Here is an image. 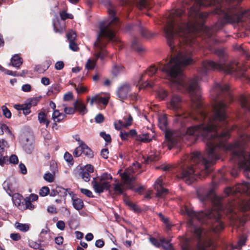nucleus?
<instances>
[{
  "mask_svg": "<svg viewBox=\"0 0 250 250\" xmlns=\"http://www.w3.org/2000/svg\"><path fill=\"white\" fill-rule=\"evenodd\" d=\"M195 3L189 10L188 15L190 21L188 24H185L181 21L180 17L183 11L176 9L171 11L169 15L166 27L164 29L167 43L170 48L171 56L170 61L167 64L160 63L158 69L166 73L169 80L173 85L180 90H187L189 93L192 103L194 111L188 115L191 116L193 113H198L202 117H204L203 109L201 102V95L199 84L201 78L197 76L187 81L183 74L182 69L193 62L191 51L185 47L182 48V44L187 46H192L195 44V38L197 34L202 32L203 34L208 38L207 46L210 49V44L217 42L214 34L216 31L222 28L223 22L218 21L211 28L206 27L203 24L204 20L208 16L209 13L200 12L199 7H205L215 6V8L212 13L214 14L222 15L227 22H238L243 20L247 16L248 12L240 8L229 9L225 11L222 9V5L216 0H194ZM158 68L154 66L149 67L144 75L140 76L136 82L140 83L144 82L140 86L139 89L151 87L152 83L147 82L146 76L151 77L156 72Z\"/></svg>",
  "mask_w": 250,
  "mask_h": 250,
  "instance_id": "f257e3e1",
  "label": "nucleus"
},
{
  "mask_svg": "<svg viewBox=\"0 0 250 250\" xmlns=\"http://www.w3.org/2000/svg\"><path fill=\"white\" fill-rule=\"evenodd\" d=\"M226 107L224 101L215 99L211 117L207 119L204 110L203 117L198 113L191 115L194 120L203 123L188 128L186 135L202 137L207 148L204 157L196 152L182 159L179 177L188 185L199 176L204 174L203 172L206 174L209 172L210 164L219 158L217 149L220 147L231 151L239 161L240 168L244 171H250V153L243 150V146L250 141V136L243 132L241 128L235 127L234 129L239 134V140L232 145L225 143L229 137V131L226 126Z\"/></svg>",
  "mask_w": 250,
  "mask_h": 250,
  "instance_id": "f03ea898",
  "label": "nucleus"
},
{
  "mask_svg": "<svg viewBox=\"0 0 250 250\" xmlns=\"http://www.w3.org/2000/svg\"><path fill=\"white\" fill-rule=\"evenodd\" d=\"M107 8L109 18L101 23L100 31L98 35L97 41L94 43L96 58L88 60L85 64V68L87 69H92L95 67L97 59L98 58L103 60L105 57L106 51L104 49V47L106 45L107 41L114 42H119L113 30L114 26L118 22V20L115 16L114 7L111 3L109 2Z\"/></svg>",
  "mask_w": 250,
  "mask_h": 250,
  "instance_id": "7ed1b4c3",
  "label": "nucleus"
},
{
  "mask_svg": "<svg viewBox=\"0 0 250 250\" xmlns=\"http://www.w3.org/2000/svg\"><path fill=\"white\" fill-rule=\"evenodd\" d=\"M182 211L187 214L189 218L188 226L193 228V230L199 238L201 237L203 230L196 226V222L203 223L207 219L214 217L216 222L212 227L213 231L217 233L224 229L222 223L219 221L221 213L219 210H208L205 213L202 211L195 212L192 209L185 207Z\"/></svg>",
  "mask_w": 250,
  "mask_h": 250,
  "instance_id": "20e7f679",
  "label": "nucleus"
},
{
  "mask_svg": "<svg viewBox=\"0 0 250 250\" xmlns=\"http://www.w3.org/2000/svg\"><path fill=\"white\" fill-rule=\"evenodd\" d=\"M202 69L204 73H206L209 70L217 69L222 70L227 74H231L234 73H237L238 76L246 77V75L244 73V71L246 70V67H241L235 61L229 63L222 64L220 62L216 63L211 61H206L203 63Z\"/></svg>",
  "mask_w": 250,
  "mask_h": 250,
  "instance_id": "39448f33",
  "label": "nucleus"
},
{
  "mask_svg": "<svg viewBox=\"0 0 250 250\" xmlns=\"http://www.w3.org/2000/svg\"><path fill=\"white\" fill-rule=\"evenodd\" d=\"M112 179L111 175L107 172H104L100 176L93 178L91 182V185L94 191L98 194L109 191L112 185Z\"/></svg>",
  "mask_w": 250,
  "mask_h": 250,
  "instance_id": "423d86ee",
  "label": "nucleus"
},
{
  "mask_svg": "<svg viewBox=\"0 0 250 250\" xmlns=\"http://www.w3.org/2000/svg\"><path fill=\"white\" fill-rule=\"evenodd\" d=\"M140 164H133V166L125 169L124 172L121 173V170H119L118 173L120 174L124 184L130 186L133 181L135 180V177L133 175L134 169L140 167Z\"/></svg>",
  "mask_w": 250,
  "mask_h": 250,
  "instance_id": "0eeeda50",
  "label": "nucleus"
},
{
  "mask_svg": "<svg viewBox=\"0 0 250 250\" xmlns=\"http://www.w3.org/2000/svg\"><path fill=\"white\" fill-rule=\"evenodd\" d=\"M117 96L120 100L123 101L127 99L132 95L131 86L128 83H123L117 90Z\"/></svg>",
  "mask_w": 250,
  "mask_h": 250,
  "instance_id": "6e6552de",
  "label": "nucleus"
},
{
  "mask_svg": "<svg viewBox=\"0 0 250 250\" xmlns=\"http://www.w3.org/2000/svg\"><path fill=\"white\" fill-rule=\"evenodd\" d=\"M164 177L160 176L155 181L154 184V188L157 190V196L158 197H162L167 195L168 190L164 188L165 183L164 182Z\"/></svg>",
  "mask_w": 250,
  "mask_h": 250,
  "instance_id": "1a4fd4ad",
  "label": "nucleus"
},
{
  "mask_svg": "<svg viewBox=\"0 0 250 250\" xmlns=\"http://www.w3.org/2000/svg\"><path fill=\"white\" fill-rule=\"evenodd\" d=\"M229 89V86L226 83H215L211 89V94L212 97L215 99L220 93L228 92Z\"/></svg>",
  "mask_w": 250,
  "mask_h": 250,
  "instance_id": "9d476101",
  "label": "nucleus"
},
{
  "mask_svg": "<svg viewBox=\"0 0 250 250\" xmlns=\"http://www.w3.org/2000/svg\"><path fill=\"white\" fill-rule=\"evenodd\" d=\"M109 95H106V96L104 97H102L100 96L99 94L96 95L93 97H92L91 99L89 97L87 98V101H90V105H92L94 103H96L97 104H102L104 105H106L109 101Z\"/></svg>",
  "mask_w": 250,
  "mask_h": 250,
  "instance_id": "9b49d317",
  "label": "nucleus"
},
{
  "mask_svg": "<svg viewBox=\"0 0 250 250\" xmlns=\"http://www.w3.org/2000/svg\"><path fill=\"white\" fill-rule=\"evenodd\" d=\"M181 97L177 95H174L169 102V108L176 112L181 109Z\"/></svg>",
  "mask_w": 250,
  "mask_h": 250,
  "instance_id": "f8f14e48",
  "label": "nucleus"
},
{
  "mask_svg": "<svg viewBox=\"0 0 250 250\" xmlns=\"http://www.w3.org/2000/svg\"><path fill=\"white\" fill-rule=\"evenodd\" d=\"M123 119L125 123H123L121 120L116 121L114 122V125L116 129L120 130L122 127H127L131 125L133 119L131 115H129L128 117H124Z\"/></svg>",
  "mask_w": 250,
  "mask_h": 250,
  "instance_id": "ddd939ff",
  "label": "nucleus"
},
{
  "mask_svg": "<svg viewBox=\"0 0 250 250\" xmlns=\"http://www.w3.org/2000/svg\"><path fill=\"white\" fill-rule=\"evenodd\" d=\"M83 153L85 155L89 157H91L92 155V151L88 146H86V147H83V146H79L75 149L73 154L75 157H79Z\"/></svg>",
  "mask_w": 250,
  "mask_h": 250,
  "instance_id": "4468645a",
  "label": "nucleus"
},
{
  "mask_svg": "<svg viewBox=\"0 0 250 250\" xmlns=\"http://www.w3.org/2000/svg\"><path fill=\"white\" fill-rule=\"evenodd\" d=\"M166 138L167 141L171 144L172 146L174 145L177 142V132L176 131H172L167 130L166 132Z\"/></svg>",
  "mask_w": 250,
  "mask_h": 250,
  "instance_id": "2eb2a0df",
  "label": "nucleus"
},
{
  "mask_svg": "<svg viewBox=\"0 0 250 250\" xmlns=\"http://www.w3.org/2000/svg\"><path fill=\"white\" fill-rule=\"evenodd\" d=\"M74 106L75 108V110H77L78 111L81 115H84L87 112V110L85 104L82 102L78 101H75L74 103Z\"/></svg>",
  "mask_w": 250,
  "mask_h": 250,
  "instance_id": "dca6fc26",
  "label": "nucleus"
},
{
  "mask_svg": "<svg viewBox=\"0 0 250 250\" xmlns=\"http://www.w3.org/2000/svg\"><path fill=\"white\" fill-rule=\"evenodd\" d=\"M154 138L153 134H150L149 133H143L137 136V140L144 142L148 143L151 141Z\"/></svg>",
  "mask_w": 250,
  "mask_h": 250,
  "instance_id": "f3484780",
  "label": "nucleus"
},
{
  "mask_svg": "<svg viewBox=\"0 0 250 250\" xmlns=\"http://www.w3.org/2000/svg\"><path fill=\"white\" fill-rule=\"evenodd\" d=\"M240 102L243 108L250 111V96L249 97L241 96L240 98Z\"/></svg>",
  "mask_w": 250,
  "mask_h": 250,
  "instance_id": "a211bd4d",
  "label": "nucleus"
},
{
  "mask_svg": "<svg viewBox=\"0 0 250 250\" xmlns=\"http://www.w3.org/2000/svg\"><path fill=\"white\" fill-rule=\"evenodd\" d=\"M11 63L13 66L19 68L22 64V59L18 54H15L12 57Z\"/></svg>",
  "mask_w": 250,
  "mask_h": 250,
  "instance_id": "6ab92c4d",
  "label": "nucleus"
},
{
  "mask_svg": "<svg viewBox=\"0 0 250 250\" xmlns=\"http://www.w3.org/2000/svg\"><path fill=\"white\" fill-rule=\"evenodd\" d=\"M65 117V115L60 113L58 110H55L52 114V119L55 122H60Z\"/></svg>",
  "mask_w": 250,
  "mask_h": 250,
  "instance_id": "aec40b11",
  "label": "nucleus"
},
{
  "mask_svg": "<svg viewBox=\"0 0 250 250\" xmlns=\"http://www.w3.org/2000/svg\"><path fill=\"white\" fill-rule=\"evenodd\" d=\"M60 91V85L55 83L52 85L48 90L47 94L49 96L57 94Z\"/></svg>",
  "mask_w": 250,
  "mask_h": 250,
  "instance_id": "412c9836",
  "label": "nucleus"
},
{
  "mask_svg": "<svg viewBox=\"0 0 250 250\" xmlns=\"http://www.w3.org/2000/svg\"><path fill=\"white\" fill-rule=\"evenodd\" d=\"M113 191L116 194H121L123 193L125 190L124 184L118 182L113 185Z\"/></svg>",
  "mask_w": 250,
  "mask_h": 250,
  "instance_id": "4be33fe9",
  "label": "nucleus"
},
{
  "mask_svg": "<svg viewBox=\"0 0 250 250\" xmlns=\"http://www.w3.org/2000/svg\"><path fill=\"white\" fill-rule=\"evenodd\" d=\"M38 120L40 124H45L46 127H47L50 122L47 120L46 115L43 112H40L38 114Z\"/></svg>",
  "mask_w": 250,
  "mask_h": 250,
  "instance_id": "5701e85b",
  "label": "nucleus"
},
{
  "mask_svg": "<svg viewBox=\"0 0 250 250\" xmlns=\"http://www.w3.org/2000/svg\"><path fill=\"white\" fill-rule=\"evenodd\" d=\"M15 227L19 230L23 232L27 231L30 228V225L28 224H22L19 222H16L15 224Z\"/></svg>",
  "mask_w": 250,
  "mask_h": 250,
  "instance_id": "b1692460",
  "label": "nucleus"
},
{
  "mask_svg": "<svg viewBox=\"0 0 250 250\" xmlns=\"http://www.w3.org/2000/svg\"><path fill=\"white\" fill-rule=\"evenodd\" d=\"M4 132L10 135L12 138L14 137L11 131L10 130L8 126L5 124H0V135H2Z\"/></svg>",
  "mask_w": 250,
  "mask_h": 250,
  "instance_id": "393cba45",
  "label": "nucleus"
},
{
  "mask_svg": "<svg viewBox=\"0 0 250 250\" xmlns=\"http://www.w3.org/2000/svg\"><path fill=\"white\" fill-rule=\"evenodd\" d=\"M73 206L77 210H80L83 208V203L81 199L77 198L73 200Z\"/></svg>",
  "mask_w": 250,
  "mask_h": 250,
  "instance_id": "a878e982",
  "label": "nucleus"
},
{
  "mask_svg": "<svg viewBox=\"0 0 250 250\" xmlns=\"http://www.w3.org/2000/svg\"><path fill=\"white\" fill-rule=\"evenodd\" d=\"M159 216L161 220L166 225V227L167 228V229H170L172 225H171V223L169 222L168 218L165 217L162 213H159Z\"/></svg>",
  "mask_w": 250,
  "mask_h": 250,
  "instance_id": "bb28decb",
  "label": "nucleus"
},
{
  "mask_svg": "<svg viewBox=\"0 0 250 250\" xmlns=\"http://www.w3.org/2000/svg\"><path fill=\"white\" fill-rule=\"evenodd\" d=\"M124 67L120 65H115L113 67L112 73L114 76H117L124 71Z\"/></svg>",
  "mask_w": 250,
  "mask_h": 250,
  "instance_id": "cd10ccee",
  "label": "nucleus"
},
{
  "mask_svg": "<svg viewBox=\"0 0 250 250\" xmlns=\"http://www.w3.org/2000/svg\"><path fill=\"white\" fill-rule=\"evenodd\" d=\"M167 120L166 115H162L159 117V125L162 129L165 128L167 125Z\"/></svg>",
  "mask_w": 250,
  "mask_h": 250,
  "instance_id": "c85d7f7f",
  "label": "nucleus"
},
{
  "mask_svg": "<svg viewBox=\"0 0 250 250\" xmlns=\"http://www.w3.org/2000/svg\"><path fill=\"white\" fill-rule=\"evenodd\" d=\"M247 239L246 237L244 236H241L237 243V245L235 246H233V249H241L242 247L244 246L245 244V243L246 242Z\"/></svg>",
  "mask_w": 250,
  "mask_h": 250,
  "instance_id": "c756f323",
  "label": "nucleus"
},
{
  "mask_svg": "<svg viewBox=\"0 0 250 250\" xmlns=\"http://www.w3.org/2000/svg\"><path fill=\"white\" fill-rule=\"evenodd\" d=\"M167 96V92L163 89H160L157 91V97L160 100H164Z\"/></svg>",
  "mask_w": 250,
  "mask_h": 250,
  "instance_id": "7c9ffc66",
  "label": "nucleus"
},
{
  "mask_svg": "<svg viewBox=\"0 0 250 250\" xmlns=\"http://www.w3.org/2000/svg\"><path fill=\"white\" fill-rule=\"evenodd\" d=\"M124 202L125 204L130 208V209L134 210L135 211H137L138 210L137 206L129 199H125L124 200Z\"/></svg>",
  "mask_w": 250,
  "mask_h": 250,
  "instance_id": "2f4dec72",
  "label": "nucleus"
},
{
  "mask_svg": "<svg viewBox=\"0 0 250 250\" xmlns=\"http://www.w3.org/2000/svg\"><path fill=\"white\" fill-rule=\"evenodd\" d=\"M80 176L85 182H89L90 179V173L83 170L80 172Z\"/></svg>",
  "mask_w": 250,
  "mask_h": 250,
  "instance_id": "473e14b6",
  "label": "nucleus"
},
{
  "mask_svg": "<svg viewBox=\"0 0 250 250\" xmlns=\"http://www.w3.org/2000/svg\"><path fill=\"white\" fill-rule=\"evenodd\" d=\"M76 33L73 31H70L66 35L67 39L69 42H74L76 38Z\"/></svg>",
  "mask_w": 250,
  "mask_h": 250,
  "instance_id": "72a5a7b5",
  "label": "nucleus"
},
{
  "mask_svg": "<svg viewBox=\"0 0 250 250\" xmlns=\"http://www.w3.org/2000/svg\"><path fill=\"white\" fill-rule=\"evenodd\" d=\"M4 148L0 149V165H2L7 160V157L4 154Z\"/></svg>",
  "mask_w": 250,
  "mask_h": 250,
  "instance_id": "f704fd0d",
  "label": "nucleus"
},
{
  "mask_svg": "<svg viewBox=\"0 0 250 250\" xmlns=\"http://www.w3.org/2000/svg\"><path fill=\"white\" fill-rule=\"evenodd\" d=\"M60 17L63 20H66V19H72L73 18V16L72 14L67 13L65 11H62L60 12Z\"/></svg>",
  "mask_w": 250,
  "mask_h": 250,
  "instance_id": "c9c22d12",
  "label": "nucleus"
},
{
  "mask_svg": "<svg viewBox=\"0 0 250 250\" xmlns=\"http://www.w3.org/2000/svg\"><path fill=\"white\" fill-rule=\"evenodd\" d=\"M148 2L147 0H140L137 4V7L138 8L141 9L144 8L148 7Z\"/></svg>",
  "mask_w": 250,
  "mask_h": 250,
  "instance_id": "e433bc0d",
  "label": "nucleus"
},
{
  "mask_svg": "<svg viewBox=\"0 0 250 250\" xmlns=\"http://www.w3.org/2000/svg\"><path fill=\"white\" fill-rule=\"evenodd\" d=\"M49 231V229L47 228L42 229L40 234V242H44L45 241L44 235L47 234Z\"/></svg>",
  "mask_w": 250,
  "mask_h": 250,
  "instance_id": "4c0bfd02",
  "label": "nucleus"
},
{
  "mask_svg": "<svg viewBox=\"0 0 250 250\" xmlns=\"http://www.w3.org/2000/svg\"><path fill=\"white\" fill-rule=\"evenodd\" d=\"M43 178L45 181L49 183H51L53 182L54 179V175L49 172H47L44 174L43 176Z\"/></svg>",
  "mask_w": 250,
  "mask_h": 250,
  "instance_id": "58836bf2",
  "label": "nucleus"
},
{
  "mask_svg": "<svg viewBox=\"0 0 250 250\" xmlns=\"http://www.w3.org/2000/svg\"><path fill=\"white\" fill-rule=\"evenodd\" d=\"M1 109L3 115L7 118H10L11 117L10 111L5 106H2Z\"/></svg>",
  "mask_w": 250,
  "mask_h": 250,
  "instance_id": "ea45409f",
  "label": "nucleus"
},
{
  "mask_svg": "<svg viewBox=\"0 0 250 250\" xmlns=\"http://www.w3.org/2000/svg\"><path fill=\"white\" fill-rule=\"evenodd\" d=\"M161 245H162L163 248L166 250H168L170 248L169 242L164 238L161 239Z\"/></svg>",
  "mask_w": 250,
  "mask_h": 250,
  "instance_id": "a19ab883",
  "label": "nucleus"
},
{
  "mask_svg": "<svg viewBox=\"0 0 250 250\" xmlns=\"http://www.w3.org/2000/svg\"><path fill=\"white\" fill-rule=\"evenodd\" d=\"M30 106V104H23L22 110L25 115H28L31 112V107Z\"/></svg>",
  "mask_w": 250,
  "mask_h": 250,
  "instance_id": "79ce46f5",
  "label": "nucleus"
},
{
  "mask_svg": "<svg viewBox=\"0 0 250 250\" xmlns=\"http://www.w3.org/2000/svg\"><path fill=\"white\" fill-rule=\"evenodd\" d=\"M73 138L78 143L79 146H83L86 147V146H87L83 141H82L79 135H75L73 136Z\"/></svg>",
  "mask_w": 250,
  "mask_h": 250,
  "instance_id": "37998d69",
  "label": "nucleus"
},
{
  "mask_svg": "<svg viewBox=\"0 0 250 250\" xmlns=\"http://www.w3.org/2000/svg\"><path fill=\"white\" fill-rule=\"evenodd\" d=\"M49 192V188L47 187H43L40 190L39 194L42 196H46Z\"/></svg>",
  "mask_w": 250,
  "mask_h": 250,
  "instance_id": "c03bdc74",
  "label": "nucleus"
},
{
  "mask_svg": "<svg viewBox=\"0 0 250 250\" xmlns=\"http://www.w3.org/2000/svg\"><path fill=\"white\" fill-rule=\"evenodd\" d=\"M132 47L133 49L135 50L138 52L142 50V47L138 44V41L136 40H134L132 42Z\"/></svg>",
  "mask_w": 250,
  "mask_h": 250,
  "instance_id": "a18cd8bd",
  "label": "nucleus"
},
{
  "mask_svg": "<svg viewBox=\"0 0 250 250\" xmlns=\"http://www.w3.org/2000/svg\"><path fill=\"white\" fill-rule=\"evenodd\" d=\"M159 159V156L156 153H152L149 155L147 158V161L153 162L157 161Z\"/></svg>",
  "mask_w": 250,
  "mask_h": 250,
  "instance_id": "49530a36",
  "label": "nucleus"
},
{
  "mask_svg": "<svg viewBox=\"0 0 250 250\" xmlns=\"http://www.w3.org/2000/svg\"><path fill=\"white\" fill-rule=\"evenodd\" d=\"M80 190L83 194L88 197L91 198L93 197L92 192L89 189L82 188L80 189Z\"/></svg>",
  "mask_w": 250,
  "mask_h": 250,
  "instance_id": "de8ad7c7",
  "label": "nucleus"
},
{
  "mask_svg": "<svg viewBox=\"0 0 250 250\" xmlns=\"http://www.w3.org/2000/svg\"><path fill=\"white\" fill-rule=\"evenodd\" d=\"M25 205L26 208H27V209H29L30 210H33L35 208L34 206L31 203L32 201H30L29 199L26 198L25 199Z\"/></svg>",
  "mask_w": 250,
  "mask_h": 250,
  "instance_id": "09e8293b",
  "label": "nucleus"
},
{
  "mask_svg": "<svg viewBox=\"0 0 250 250\" xmlns=\"http://www.w3.org/2000/svg\"><path fill=\"white\" fill-rule=\"evenodd\" d=\"M64 107V112L66 114H73L75 112V108L71 107H66L63 105Z\"/></svg>",
  "mask_w": 250,
  "mask_h": 250,
  "instance_id": "8fccbe9b",
  "label": "nucleus"
},
{
  "mask_svg": "<svg viewBox=\"0 0 250 250\" xmlns=\"http://www.w3.org/2000/svg\"><path fill=\"white\" fill-rule=\"evenodd\" d=\"M82 170L91 173L94 171V167L91 165L88 164L85 166Z\"/></svg>",
  "mask_w": 250,
  "mask_h": 250,
  "instance_id": "3c124183",
  "label": "nucleus"
},
{
  "mask_svg": "<svg viewBox=\"0 0 250 250\" xmlns=\"http://www.w3.org/2000/svg\"><path fill=\"white\" fill-rule=\"evenodd\" d=\"M19 195L17 194L13 195L12 197L14 203L17 207H19L21 205V199L19 198Z\"/></svg>",
  "mask_w": 250,
  "mask_h": 250,
  "instance_id": "603ef678",
  "label": "nucleus"
},
{
  "mask_svg": "<svg viewBox=\"0 0 250 250\" xmlns=\"http://www.w3.org/2000/svg\"><path fill=\"white\" fill-rule=\"evenodd\" d=\"M69 47L73 51H77L79 50V47L74 41L69 42Z\"/></svg>",
  "mask_w": 250,
  "mask_h": 250,
  "instance_id": "864d4df0",
  "label": "nucleus"
},
{
  "mask_svg": "<svg viewBox=\"0 0 250 250\" xmlns=\"http://www.w3.org/2000/svg\"><path fill=\"white\" fill-rule=\"evenodd\" d=\"M64 159L66 162H67L68 163H73V157H72V155L67 152H66L64 153Z\"/></svg>",
  "mask_w": 250,
  "mask_h": 250,
  "instance_id": "5fc2aeb1",
  "label": "nucleus"
},
{
  "mask_svg": "<svg viewBox=\"0 0 250 250\" xmlns=\"http://www.w3.org/2000/svg\"><path fill=\"white\" fill-rule=\"evenodd\" d=\"M100 136L104 138V139L107 142H109L111 141V137L109 134H106L104 132H101L100 133Z\"/></svg>",
  "mask_w": 250,
  "mask_h": 250,
  "instance_id": "6e6d98bb",
  "label": "nucleus"
},
{
  "mask_svg": "<svg viewBox=\"0 0 250 250\" xmlns=\"http://www.w3.org/2000/svg\"><path fill=\"white\" fill-rule=\"evenodd\" d=\"M4 73L8 75H11L12 76H16V77H19V73H18L16 71H12L11 70H8V69H5Z\"/></svg>",
  "mask_w": 250,
  "mask_h": 250,
  "instance_id": "4d7b16f0",
  "label": "nucleus"
},
{
  "mask_svg": "<svg viewBox=\"0 0 250 250\" xmlns=\"http://www.w3.org/2000/svg\"><path fill=\"white\" fill-rule=\"evenodd\" d=\"M78 93H84L87 91V88L82 85H78L76 88Z\"/></svg>",
  "mask_w": 250,
  "mask_h": 250,
  "instance_id": "13d9d810",
  "label": "nucleus"
},
{
  "mask_svg": "<svg viewBox=\"0 0 250 250\" xmlns=\"http://www.w3.org/2000/svg\"><path fill=\"white\" fill-rule=\"evenodd\" d=\"M149 240L151 243L156 247H159L161 246V243L154 238L150 237Z\"/></svg>",
  "mask_w": 250,
  "mask_h": 250,
  "instance_id": "bf43d9fd",
  "label": "nucleus"
},
{
  "mask_svg": "<svg viewBox=\"0 0 250 250\" xmlns=\"http://www.w3.org/2000/svg\"><path fill=\"white\" fill-rule=\"evenodd\" d=\"M64 67V63L62 61L57 62L55 65V67L56 70H61Z\"/></svg>",
  "mask_w": 250,
  "mask_h": 250,
  "instance_id": "052dcab7",
  "label": "nucleus"
},
{
  "mask_svg": "<svg viewBox=\"0 0 250 250\" xmlns=\"http://www.w3.org/2000/svg\"><path fill=\"white\" fill-rule=\"evenodd\" d=\"M56 226L58 229L62 230L65 228V223L62 221H59L57 222Z\"/></svg>",
  "mask_w": 250,
  "mask_h": 250,
  "instance_id": "680f3d73",
  "label": "nucleus"
},
{
  "mask_svg": "<svg viewBox=\"0 0 250 250\" xmlns=\"http://www.w3.org/2000/svg\"><path fill=\"white\" fill-rule=\"evenodd\" d=\"M101 156L104 159H107L108 157V150L106 148L102 149L101 152Z\"/></svg>",
  "mask_w": 250,
  "mask_h": 250,
  "instance_id": "e2e57ef3",
  "label": "nucleus"
},
{
  "mask_svg": "<svg viewBox=\"0 0 250 250\" xmlns=\"http://www.w3.org/2000/svg\"><path fill=\"white\" fill-rule=\"evenodd\" d=\"M9 162L12 164H17L18 163V158L15 155H12L9 158Z\"/></svg>",
  "mask_w": 250,
  "mask_h": 250,
  "instance_id": "0e129e2a",
  "label": "nucleus"
},
{
  "mask_svg": "<svg viewBox=\"0 0 250 250\" xmlns=\"http://www.w3.org/2000/svg\"><path fill=\"white\" fill-rule=\"evenodd\" d=\"M95 119V122L96 123H101L104 121V118L102 114H99L96 116Z\"/></svg>",
  "mask_w": 250,
  "mask_h": 250,
  "instance_id": "69168bd1",
  "label": "nucleus"
},
{
  "mask_svg": "<svg viewBox=\"0 0 250 250\" xmlns=\"http://www.w3.org/2000/svg\"><path fill=\"white\" fill-rule=\"evenodd\" d=\"M21 90L24 92H29L31 90V86L29 84H23L21 87Z\"/></svg>",
  "mask_w": 250,
  "mask_h": 250,
  "instance_id": "338daca9",
  "label": "nucleus"
},
{
  "mask_svg": "<svg viewBox=\"0 0 250 250\" xmlns=\"http://www.w3.org/2000/svg\"><path fill=\"white\" fill-rule=\"evenodd\" d=\"M41 82L43 85L47 86L50 84V80L47 77H42L41 79Z\"/></svg>",
  "mask_w": 250,
  "mask_h": 250,
  "instance_id": "774afa93",
  "label": "nucleus"
}]
</instances>
